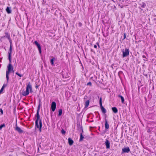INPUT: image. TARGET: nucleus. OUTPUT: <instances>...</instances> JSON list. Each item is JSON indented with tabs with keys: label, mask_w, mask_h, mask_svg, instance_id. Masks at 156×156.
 Instances as JSON below:
<instances>
[{
	"label": "nucleus",
	"mask_w": 156,
	"mask_h": 156,
	"mask_svg": "<svg viewBox=\"0 0 156 156\" xmlns=\"http://www.w3.org/2000/svg\"><path fill=\"white\" fill-rule=\"evenodd\" d=\"M118 97L120 98L121 99V102L122 103H124V99L123 96H122L119 95Z\"/></svg>",
	"instance_id": "obj_16"
},
{
	"label": "nucleus",
	"mask_w": 156,
	"mask_h": 156,
	"mask_svg": "<svg viewBox=\"0 0 156 156\" xmlns=\"http://www.w3.org/2000/svg\"><path fill=\"white\" fill-rule=\"evenodd\" d=\"M80 139L79 140V142H81L83 140V139L84 138V136H83V134H82V133H80Z\"/></svg>",
	"instance_id": "obj_15"
},
{
	"label": "nucleus",
	"mask_w": 156,
	"mask_h": 156,
	"mask_svg": "<svg viewBox=\"0 0 156 156\" xmlns=\"http://www.w3.org/2000/svg\"><path fill=\"white\" fill-rule=\"evenodd\" d=\"M39 86L38 85H37L35 86V87L36 89L38 88Z\"/></svg>",
	"instance_id": "obj_39"
},
{
	"label": "nucleus",
	"mask_w": 156,
	"mask_h": 156,
	"mask_svg": "<svg viewBox=\"0 0 156 156\" xmlns=\"http://www.w3.org/2000/svg\"><path fill=\"white\" fill-rule=\"evenodd\" d=\"M7 86V85L6 84H4L3 85V86L5 87Z\"/></svg>",
	"instance_id": "obj_36"
},
{
	"label": "nucleus",
	"mask_w": 156,
	"mask_h": 156,
	"mask_svg": "<svg viewBox=\"0 0 156 156\" xmlns=\"http://www.w3.org/2000/svg\"><path fill=\"white\" fill-rule=\"evenodd\" d=\"M94 47L95 48H97V46L96 45H94Z\"/></svg>",
	"instance_id": "obj_37"
},
{
	"label": "nucleus",
	"mask_w": 156,
	"mask_h": 156,
	"mask_svg": "<svg viewBox=\"0 0 156 156\" xmlns=\"http://www.w3.org/2000/svg\"><path fill=\"white\" fill-rule=\"evenodd\" d=\"M77 126L79 130L83 128L82 126L80 124H77Z\"/></svg>",
	"instance_id": "obj_21"
},
{
	"label": "nucleus",
	"mask_w": 156,
	"mask_h": 156,
	"mask_svg": "<svg viewBox=\"0 0 156 156\" xmlns=\"http://www.w3.org/2000/svg\"><path fill=\"white\" fill-rule=\"evenodd\" d=\"M122 56L123 57H126L129 55V49L126 48L124 50L123 49L122 50Z\"/></svg>",
	"instance_id": "obj_4"
},
{
	"label": "nucleus",
	"mask_w": 156,
	"mask_h": 156,
	"mask_svg": "<svg viewBox=\"0 0 156 156\" xmlns=\"http://www.w3.org/2000/svg\"><path fill=\"white\" fill-rule=\"evenodd\" d=\"M142 57H143V58H146V57L145 56V55H143Z\"/></svg>",
	"instance_id": "obj_38"
},
{
	"label": "nucleus",
	"mask_w": 156,
	"mask_h": 156,
	"mask_svg": "<svg viewBox=\"0 0 156 156\" xmlns=\"http://www.w3.org/2000/svg\"><path fill=\"white\" fill-rule=\"evenodd\" d=\"M15 73L16 75H17L18 76H19L20 77H22V74L19 73L17 72H16Z\"/></svg>",
	"instance_id": "obj_24"
},
{
	"label": "nucleus",
	"mask_w": 156,
	"mask_h": 156,
	"mask_svg": "<svg viewBox=\"0 0 156 156\" xmlns=\"http://www.w3.org/2000/svg\"><path fill=\"white\" fill-rule=\"evenodd\" d=\"M29 90L30 93L33 92L32 86L30 82L27 86L26 91H23L22 94L24 96L28 95L29 93Z\"/></svg>",
	"instance_id": "obj_3"
},
{
	"label": "nucleus",
	"mask_w": 156,
	"mask_h": 156,
	"mask_svg": "<svg viewBox=\"0 0 156 156\" xmlns=\"http://www.w3.org/2000/svg\"><path fill=\"white\" fill-rule=\"evenodd\" d=\"M5 87H4L3 86H2V88H3V89L4 88H5Z\"/></svg>",
	"instance_id": "obj_44"
},
{
	"label": "nucleus",
	"mask_w": 156,
	"mask_h": 156,
	"mask_svg": "<svg viewBox=\"0 0 156 156\" xmlns=\"http://www.w3.org/2000/svg\"><path fill=\"white\" fill-rule=\"evenodd\" d=\"M123 35H124V38L123 39H125V38H126V33H124V34H123Z\"/></svg>",
	"instance_id": "obj_29"
},
{
	"label": "nucleus",
	"mask_w": 156,
	"mask_h": 156,
	"mask_svg": "<svg viewBox=\"0 0 156 156\" xmlns=\"http://www.w3.org/2000/svg\"><path fill=\"white\" fill-rule=\"evenodd\" d=\"M37 47L39 50V53L41 54V49L40 44L37 46Z\"/></svg>",
	"instance_id": "obj_18"
},
{
	"label": "nucleus",
	"mask_w": 156,
	"mask_h": 156,
	"mask_svg": "<svg viewBox=\"0 0 156 156\" xmlns=\"http://www.w3.org/2000/svg\"><path fill=\"white\" fill-rule=\"evenodd\" d=\"M68 143L70 146L72 145L73 143V141L71 138H69L68 139Z\"/></svg>",
	"instance_id": "obj_11"
},
{
	"label": "nucleus",
	"mask_w": 156,
	"mask_h": 156,
	"mask_svg": "<svg viewBox=\"0 0 156 156\" xmlns=\"http://www.w3.org/2000/svg\"><path fill=\"white\" fill-rule=\"evenodd\" d=\"M91 51H92V49H91Z\"/></svg>",
	"instance_id": "obj_45"
},
{
	"label": "nucleus",
	"mask_w": 156,
	"mask_h": 156,
	"mask_svg": "<svg viewBox=\"0 0 156 156\" xmlns=\"http://www.w3.org/2000/svg\"><path fill=\"white\" fill-rule=\"evenodd\" d=\"M41 101L40 100L37 113L35 115V117L36 118V119L35 121V127L36 128L39 129V131L41 132V128L42 127V123L41 119H40V116L39 114V112L40 109V107L41 105Z\"/></svg>",
	"instance_id": "obj_1"
},
{
	"label": "nucleus",
	"mask_w": 156,
	"mask_h": 156,
	"mask_svg": "<svg viewBox=\"0 0 156 156\" xmlns=\"http://www.w3.org/2000/svg\"><path fill=\"white\" fill-rule=\"evenodd\" d=\"M62 76H63V78H67L68 77V76H65L64 75H62Z\"/></svg>",
	"instance_id": "obj_35"
},
{
	"label": "nucleus",
	"mask_w": 156,
	"mask_h": 156,
	"mask_svg": "<svg viewBox=\"0 0 156 156\" xmlns=\"http://www.w3.org/2000/svg\"><path fill=\"white\" fill-rule=\"evenodd\" d=\"M61 132L63 134H65L66 133V131L63 129L61 130Z\"/></svg>",
	"instance_id": "obj_25"
},
{
	"label": "nucleus",
	"mask_w": 156,
	"mask_h": 156,
	"mask_svg": "<svg viewBox=\"0 0 156 156\" xmlns=\"http://www.w3.org/2000/svg\"><path fill=\"white\" fill-rule=\"evenodd\" d=\"M7 70L6 71V77L7 80V82L8 83L9 79V75L11 73V71L13 69V67L11 64H9L7 66Z\"/></svg>",
	"instance_id": "obj_2"
},
{
	"label": "nucleus",
	"mask_w": 156,
	"mask_h": 156,
	"mask_svg": "<svg viewBox=\"0 0 156 156\" xmlns=\"http://www.w3.org/2000/svg\"><path fill=\"white\" fill-rule=\"evenodd\" d=\"M11 73H14V71L13 70H13L11 71Z\"/></svg>",
	"instance_id": "obj_41"
},
{
	"label": "nucleus",
	"mask_w": 156,
	"mask_h": 156,
	"mask_svg": "<svg viewBox=\"0 0 156 156\" xmlns=\"http://www.w3.org/2000/svg\"><path fill=\"white\" fill-rule=\"evenodd\" d=\"M82 23H81L79 22L78 23V26L80 27H81L82 26Z\"/></svg>",
	"instance_id": "obj_30"
},
{
	"label": "nucleus",
	"mask_w": 156,
	"mask_h": 156,
	"mask_svg": "<svg viewBox=\"0 0 156 156\" xmlns=\"http://www.w3.org/2000/svg\"><path fill=\"white\" fill-rule=\"evenodd\" d=\"M5 34L7 35L6 37H7L9 40H10V37L8 33H5Z\"/></svg>",
	"instance_id": "obj_27"
},
{
	"label": "nucleus",
	"mask_w": 156,
	"mask_h": 156,
	"mask_svg": "<svg viewBox=\"0 0 156 156\" xmlns=\"http://www.w3.org/2000/svg\"><path fill=\"white\" fill-rule=\"evenodd\" d=\"M130 151V149L128 147L124 148L122 149V153H128Z\"/></svg>",
	"instance_id": "obj_8"
},
{
	"label": "nucleus",
	"mask_w": 156,
	"mask_h": 156,
	"mask_svg": "<svg viewBox=\"0 0 156 156\" xmlns=\"http://www.w3.org/2000/svg\"><path fill=\"white\" fill-rule=\"evenodd\" d=\"M105 120V126L106 129H108L109 128V125L108 123V121L106 119Z\"/></svg>",
	"instance_id": "obj_12"
},
{
	"label": "nucleus",
	"mask_w": 156,
	"mask_h": 156,
	"mask_svg": "<svg viewBox=\"0 0 156 156\" xmlns=\"http://www.w3.org/2000/svg\"><path fill=\"white\" fill-rule=\"evenodd\" d=\"M151 131L150 130V129H148V130H147V132H149V133H150V132Z\"/></svg>",
	"instance_id": "obj_40"
},
{
	"label": "nucleus",
	"mask_w": 156,
	"mask_h": 156,
	"mask_svg": "<svg viewBox=\"0 0 156 156\" xmlns=\"http://www.w3.org/2000/svg\"><path fill=\"white\" fill-rule=\"evenodd\" d=\"M87 85H90V86H91L92 85V83L91 82H90L87 83Z\"/></svg>",
	"instance_id": "obj_28"
},
{
	"label": "nucleus",
	"mask_w": 156,
	"mask_h": 156,
	"mask_svg": "<svg viewBox=\"0 0 156 156\" xmlns=\"http://www.w3.org/2000/svg\"><path fill=\"white\" fill-rule=\"evenodd\" d=\"M56 108V104L54 101H53L51 104V108L53 112H54Z\"/></svg>",
	"instance_id": "obj_7"
},
{
	"label": "nucleus",
	"mask_w": 156,
	"mask_h": 156,
	"mask_svg": "<svg viewBox=\"0 0 156 156\" xmlns=\"http://www.w3.org/2000/svg\"><path fill=\"white\" fill-rule=\"evenodd\" d=\"M99 104L101 107V108L102 112L104 114H105L106 112V109L102 106V98L101 97L99 99Z\"/></svg>",
	"instance_id": "obj_5"
},
{
	"label": "nucleus",
	"mask_w": 156,
	"mask_h": 156,
	"mask_svg": "<svg viewBox=\"0 0 156 156\" xmlns=\"http://www.w3.org/2000/svg\"><path fill=\"white\" fill-rule=\"evenodd\" d=\"M9 40V42H10V47H12V42L11 40L10 39V40ZM11 48H12V47H11Z\"/></svg>",
	"instance_id": "obj_31"
},
{
	"label": "nucleus",
	"mask_w": 156,
	"mask_h": 156,
	"mask_svg": "<svg viewBox=\"0 0 156 156\" xmlns=\"http://www.w3.org/2000/svg\"><path fill=\"white\" fill-rule=\"evenodd\" d=\"M62 113V109H60L58 111V115L60 116L61 115Z\"/></svg>",
	"instance_id": "obj_22"
},
{
	"label": "nucleus",
	"mask_w": 156,
	"mask_h": 156,
	"mask_svg": "<svg viewBox=\"0 0 156 156\" xmlns=\"http://www.w3.org/2000/svg\"><path fill=\"white\" fill-rule=\"evenodd\" d=\"M16 127L15 128V130L18 132L20 133H22L23 132V130L21 129L20 128L17 126V124H16Z\"/></svg>",
	"instance_id": "obj_9"
},
{
	"label": "nucleus",
	"mask_w": 156,
	"mask_h": 156,
	"mask_svg": "<svg viewBox=\"0 0 156 156\" xmlns=\"http://www.w3.org/2000/svg\"><path fill=\"white\" fill-rule=\"evenodd\" d=\"M6 10L7 13L8 14L11 13L12 10L10 7H7Z\"/></svg>",
	"instance_id": "obj_13"
},
{
	"label": "nucleus",
	"mask_w": 156,
	"mask_h": 156,
	"mask_svg": "<svg viewBox=\"0 0 156 156\" xmlns=\"http://www.w3.org/2000/svg\"><path fill=\"white\" fill-rule=\"evenodd\" d=\"M0 111L1 112V113L2 114L3 113V111L2 109H0Z\"/></svg>",
	"instance_id": "obj_33"
},
{
	"label": "nucleus",
	"mask_w": 156,
	"mask_h": 156,
	"mask_svg": "<svg viewBox=\"0 0 156 156\" xmlns=\"http://www.w3.org/2000/svg\"><path fill=\"white\" fill-rule=\"evenodd\" d=\"M112 111L115 113H117L118 110L117 108L115 107H113L112 108Z\"/></svg>",
	"instance_id": "obj_14"
},
{
	"label": "nucleus",
	"mask_w": 156,
	"mask_h": 156,
	"mask_svg": "<svg viewBox=\"0 0 156 156\" xmlns=\"http://www.w3.org/2000/svg\"><path fill=\"white\" fill-rule=\"evenodd\" d=\"M98 47L99 48H100V45H98Z\"/></svg>",
	"instance_id": "obj_43"
},
{
	"label": "nucleus",
	"mask_w": 156,
	"mask_h": 156,
	"mask_svg": "<svg viewBox=\"0 0 156 156\" xmlns=\"http://www.w3.org/2000/svg\"><path fill=\"white\" fill-rule=\"evenodd\" d=\"M142 7L144 8L146 6V4L144 2H142V3L140 4Z\"/></svg>",
	"instance_id": "obj_20"
},
{
	"label": "nucleus",
	"mask_w": 156,
	"mask_h": 156,
	"mask_svg": "<svg viewBox=\"0 0 156 156\" xmlns=\"http://www.w3.org/2000/svg\"><path fill=\"white\" fill-rule=\"evenodd\" d=\"M105 144L107 149H109L110 148V142L107 139H106L105 141Z\"/></svg>",
	"instance_id": "obj_10"
},
{
	"label": "nucleus",
	"mask_w": 156,
	"mask_h": 156,
	"mask_svg": "<svg viewBox=\"0 0 156 156\" xmlns=\"http://www.w3.org/2000/svg\"><path fill=\"white\" fill-rule=\"evenodd\" d=\"M34 43L37 46L40 44L37 41H35L34 42Z\"/></svg>",
	"instance_id": "obj_26"
},
{
	"label": "nucleus",
	"mask_w": 156,
	"mask_h": 156,
	"mask_svg": "<svg viewBox=\"0 0 156 156\" xmlns=\"http://www.w3.org/2000/svg\"><path fill=\"white\" fill-rule=\"evenodd\" d=\"M3 88L2 87L1 89L0 90V94L3 91Z\"/></svg>",
	"instance_id": "obj_32"
},
{
	"label": "nucleus",
	"mask_w": 156,
	"mask_h": 156,
	"mask_svg": "<svg viewBox=\"0 0 156 156\" xmlns=\"http://www.w3.org/2000/svg\"><path fill=\"white\" fill-rule=\"evenodd\" d=\"M12 52V48L11 47H10L8 51V58L9 60V64H11V55Z\"/></svg>",
	"instance_id": "obj_6"
},
{
	"label": "nucleus",
	"mask_w": 156,
	"mask_h": 156,
	"mask_svg": "<svg viewBox=\"0 0 156 156\" xmlns=\"http://www.w3.org/2000/svg\"><path fill=\"white\" fill-rule=\"evenodd\" d=\"M96 44H97V45H99V43H98V42H97V43H96Z\"/></svg>",
	"instance_id": "obj_42"
},
{
	"label": "nucleus",
	"mask_w": 156,
	"mask_h": 156,
	"mask_svg": "<svg viewBox=\"0 0 156 156\" xmlns=\"http://www.w3.org/2000/svg\"><path fill=\"white\" fill-rule=\"evenodd\" d=\"M5 127V124H2L0 126V130L1 129H2L3 127Z\"/></svg>",
	"instance_id": "obj_23"
},
{
	"label": "nucleus",
	"mask_w": 156,
	"mask_h": 156,
	"mask_svg": "<svg viewBox=\"0 0 156 156\" xmlns=\"http://www.w3.org/2000/svg\"><path fill=\"white\" fill-rule=\"evenodd\" d=\"M55 60V58H51L50 60V62L51 63V64L53 66L54 65V61Z\"/></svg>",
	"instance_id": "obj_19"
},
{
	"label": "nucleus",
	"mask_w": 156,
	"mask_h": 156,
	"mask_svg": "<svg viewBox=\"0 0 156 156\" xmlns=\"http://www.w3.org/2000/svg\"><path fill=\"white\" fill-rule=\"evenodd\" d=\"M80 130L81 131V133H82V134L83 133V128L82 129H81Z\"/></svg>",
	"instance_id": "obj_34"
},
{
	"label": "nucleus",
	"mask_w": 156,
	"mask_h": 156,
	"mask_svg": "<svg viewBox=\"0 0 156 156\" xmlns=\"http://www.w3.org/2000/svg\"><path fill=\"white\" fill-rule=\"evenodd\" d=\"M89 103L90 101L89 100H87L86 101L85 105V108H87L89 104Z\"/></svg>",
	"instance_id": "obj_17"
}]
</instances>
